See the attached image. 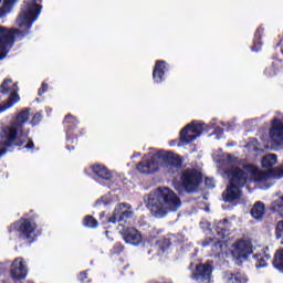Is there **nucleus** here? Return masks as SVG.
Returning a JSON list of instances; mask_svg holds the SVG:
<instances>
[{"instance_id":"5","label":"nucleus","mask_w":283,"mask_h":283,"mask_svg":"<svg viewBox=\"0 0 283 283\" xmlns=\"http://www.w3.org/2000/svg\"><path fill=\"white\" fill-rule=\"evenodd\" d=\"M168 174H176L180 167H182V159L167 150H159L155 153L149 160H143L137 165L139 174H156L158 169L163 168Z\"/></svg>"},{"instance_id":"17","label":"nucleus","mask_w":283,"mask_h":283,"mask_svg":"<svg viewBox=\"0 0 283 283\" xmlns=\"http://www.w3.org/2000/svg\"><path fill=\"white\" fill-rule=\"evenodd\" d=\"M94 176L99 178L101 180H105V182H109L112 178H114V174L107 169V167L101 165V164H95L91 167Z\"/></svg>"},{"instance_id":"24","label":"nucleus","mask_w":283,"mask_h":283,"mask_svg":"<svg viewBox=\"0 0 283 283\" xmlns=\"http://www.w3.org/2000/svg\"><path fill=\"white\" fill-rule=\"evenodd\" d=\"M118 197L116 195L107 193L96 201L95 207H107V205H112V202H116Z\"/></svg>"},{"instance_id":"1","label":"nucleus","mask_w":283,"mask_h":283,"mask_svg":"<svg viewBox=\"0 0 283 283\" xmlns=\"http://www.w3.org/2000/svg\"><path fill=\"white\" fill-rule=\"evenodd\" d=\"M212 158L214 163H219V169L223 178H229L230 185L222 193L224 202H233L242 198L241 187H244L248 182H266L271 178H283V168L275 170L261 171L252 164H248L240 168V161L238 158L227 155L222 151L213 154Z\"/></svg>"},{"instance_id":"32","label":"nucleus","mask_w":283,"mask_h":283,"mask_svg":"<svg viewBox=\"0 0 283 283\" xmlns=\"http://www.w3.org/2000/svg\"><path fill=\"white\" fill-rule=\"evenodd\" d=\"M8 271V266L6 264L0 263V277ZM0 282H3V279H0Z\"/></svg>"},{"instance_id":"4","label":"nucleus","mask_w":283,"mask_h":283,"mask_svg":"<svg viewBox=\"0 0 283 283\" xmlns=\"http://www.w3.org/2000/svg\"><path fill=\"white\" fill-rule=\"evenodd\" d=\"M146 207L154 218H165L171 211H178L182 201L174 190L158 188L145 198Z\"/></svg>"},{"instance_id":"37","label":"nucleus","mask_w":283,"mask_h":283,"mask_svg":"<svg viewBox=\"0 0 283 283\" xmlns=\"http://www.w3.org/2000/svg\"><path fill=\"white\" fill-rule=\"evenodd\" d=\"M66 136H67V140H70V133H67Z\"/></svg>"},{"instance_id":"11","label":"nucleus","mask_w":283,"mask_h":283,"mask_svg":"<svg viewBox=\"0 0 283 283\" xmlns=\"http://www.w3.org/2000/svg\"><path fill=\"white\" fill-rule=\"evenodd\" d=\"M13 229H17L24 240H28V242L34 241V231L36 230V223L21 219L17 223L12 226Z\"/></svg>"},{"instance_id":"25","label":"nucleus","mask_w":283,"mask_h":283,"mask_svg":"<svg viewBox=\"0 0 283 283\" xmlns=\"http://www.w3.org/2000/svg\"><path fill=\"white\" fill-rule=\"evenodd\" d=\"M262 32H264V29L259 28L254 34V45L252 48V52H260L262 50V42L260 39L262 38Z\"/></svg>"},{"instance_id":"35","label":"nucleus","mask_w":283,"mask_h":283,"mask_svg":"<svg viewBox=\"0 0 283 283\" xmlns=\"http://www.w3.org/2000/svg\"><path fill=\"white\" fill-rule=\"evenodd\" d=\"M214 132H216V134H222V128H220V127H217L216 129H214Z\"/></svg>"},{"instance_id":"15","label":"nucleus","mask_w":283,"mask_h":283,"mask_svg":"<svg viewBox=\"0 0 283 283\" xmlns=\"http://www.w3.org/2000/svg\"><path fill=\"white\" fill-rule=\"evenodd\" d=\"M212 272H213V268H211V263L199 264L196 268V273H193L191 277L197 283H211Z\"/></svg>"},{"instance_id":"16","label":"nucleus","mask_w":283,"mask_h":283,"mask_svg":"<svg viewBox=\"0 0 283 283\" xmlns=\"http://www.w3.org/2000/svg\"><path fill=\"white\" fill-rule=\"evenodd\" d=\"M119 231L126 244H132L133 247L143 244V234H140V232L135 228H123V230Z\"/></svg>"},{"instance_id":"23","label":"nucleus","mask_w":283,"mask_h":283,"mask_svg":"<svg viewBox=\"0 0 283 283\" xmlns=\"http://www.w3.org/2000/svg\"><path fill=\"white\" fill-rule=\"evenodd\" d=\"M19 0H4L2 7L0 8V19H3L4 17H8L10 12L12 11V8L14 7V3H17Z\"/></svg>"},{"instance_id":"34","label":"nucleus","mask_w":283,"mask_h":283,"mask_svg":"<svg viewBox=\"0 0 283 283\" xmlns=\"http://www.w3.org/2000/svg\"><path fill=\"white\" fill-rule=\"evenodd\" d=\"M46 91H48V84L43 83L42 88L39 91V95L41 96V94H43Z\"/></svg>"},{"instance_id":"20","label":"nucleus","mask_w":283,"mask_h":283,"mask_svg":"<svg viewBox=\"0 0 283 283\" xmlns=\"http://www.w3.org/2000/svg\"><path fill=\"white\" fill-rule=\"evenodd\" d=\"M256 269H265L268 266V261L271 260V254H269V248L262 250L261 253L254 255Z\"/></svg>"},{"instance_id":"13","label":"nucleus","mask_w":283,"mask_h":283,"mask_svg":"<svg viewBox=\"0 0 283 283\" xmlns=\"http://www.w3.org/2000/svg\"><path fill=\"white\" fill-rule=\"evenodd\" d=\"M10 273L12 280H25L28 277V263H25L23 258H17L11 263Z\"/></svg>"},{"instance_id":"30","label":"nucleus","mask_w":283,"mask_h":283,"mask_svg":"<svg viewBox=\"0 0 283 283\" xmlns=\"http://www.w3.org/2000/svg\"><path fill=\"white\" fill-rule=\"evenodd\" d=\"M124 247L120 243H116L112 250L113 255H116L118 253H123Z\"/></svg>"},{"instance_id":"10","label":"nucleus","mask_w":283,"mask_h":283,"mask_svg":"<svg viewBox=\"0 0 283 283\" xmlns=\"http://www.w3.org/2000/svg\"><path fill=\"white\" fill-rule=\"evenodd\" d=\"M134 218V209L129 203H119L115 207L113 214L107 219V224H116V222H127Z\"/></svg>"},{"instance_id":"33","label":"nucleus","mask_w":283,"mask_h":283,"mask_svg":"<svg viewBox=\"0 0 283 283\" xmlns=\"http://www.w3.org/2000/svg\"><path fill=\"white\" fill-rule=\"evenodd\" d=\"M75 122H76V118L72 115H67L64 120V123H67V124L75 123Z\"/></svg>"},{"instance_id":"36","label":"nucleus","mask_w":283,"mask_h":283,"mask_svg":"<svg viewBox=\"0 0 283 283\" xmlns=\"http://www.w3.org/2000/svg\"><path fill=\"white\" fill-rule=\"evenodd\" d=\"M268 74H269L270 76L273 75V74H275V70L272 71V72H269Z\"/></svg>"},{"instance_id":"29","label":"nucleus","mask_w":283,"mask_h":283,"mask_svg":"<svg viewBox=\"0 0 283 283\" xmlns=\"http://www.w3.org/2000/svg\"><path fill=\"white\" fill-rule=\"evenodd\" d=\"M41 120H42L41 113H36V114L32 117V120H31L32 127H34L35 125H39V123H41Z\"/></svg>"},{"instance_id":"8","label":"nucleus","mask_w":283,"mask_h":283,"mask_svg":"<svg viewBox=\"0 0 283 283\" xmlns=\"http://www.w3.org/2000/svg\"><path fill=\"white\" fill-rule=\"evenodd\" d=\"M0 94H9L8 101L0 104V114L8 112V109L14 107V105L21 101V97H19V86L10 78L2 82L0 86Z\"/></svg>"},{"instance_id":"6","label":"nucleus","mask_w":283,"mask_h":283,"mask_svg":"<svg viewBox=\"0 0 283 283\" xmlns=\"http://www.w3.org/2000/svg\"><path fill=\"white\" fill-rule=\"evenodd\" d=\"M216 127V119H213L210 125L202 123V122H192L188 124L185 128L180 132V143L182 146L189 145L193 143L196 138H200L202 132H209Z\"/></svg>"},{"instance_id":"3","label":"nucleus","mask_w":283,"mask_h":283,"mask_svg":"<svg viewBox=\"0 0 283 283\" xmlns=\"http://www.w3.org/2000/svg\"><path fill=\"white\" fill-rule=\"evenodd\" d=\"M30 120V111L22 109L17 116L15 120L7 125L0 130V158H3L8 147H21L25 145V149H34V142L28 138V132L23 130L25 123Z\"/></svg>"},{"instance_id":"2","label":"nucleus","mask_w":283,"mask_h":283,"mask_svg":"<svg viewBox=\"0 0 283 283\" xmlns=\"http://www.w3.org/2000/svg\"><path fill=\"white\" fill-rule=\"evenodd\" d=\"M39 3H41V0H24L21 12L17 18V25L20 30L0 27V61H3L12 50L14 39H21L30 32L32 24L41 14V6Z\"/></svg>"},{"instance_id":"22","label":"nucleus","mask_w":283,"mask_h":283,"mask_svg":"<svg viewBox=\"0 0 283 283\" xmlns=\"http://www.w3.org/2000/svg\"><path fill=\"white\" fill-rule=\"evenodd\" d=\"M251 216L254 220H262L264 218V203L262 201H258L251 209Z\"/></svg>"},{"instance_id":"38","label":"nucleus","mask_w":283,"mask_h":283,"mask_svg":"<svg viewBox=\"0 0 283 283\" xmlns=\"http://www.w3.org/2000/svg\"><path fill=\"white\" fill-rule=\"evenodd\" d=\"M46 112H52V109L51 108H46Z\"/></svg>"},{"instance_id":"7","label":"nucleus","mask_w":283,"mask_h":283,"mask_svg":"<svg viewBox=\"0 0 283 283\" xmlns=\"http://www.w3.org/2000/svg\"><path fill=\"white\" fill-rule=\"evenodd\" d=\"M214 238L206 239L202 244L203 247H209V244H211L214 255H220L224 251V243L222 240L229 235V221H218L214 228Z\"/></svg>"},{"instance_id":"18","label":"nucleus","mask_w":283,"mask_h":283,"mask_svg":"<svg viewBox=\"0 0 283 283\" xmlns=\"http://www.w3.org/2000/svg\"><path fill=\"white\" fill-rule=\"evenodd\" d=\"M222 281L223 283H247L249 279L241 272H224Z\"/></svg>"},{"instance_id":"31","label":"nucleus","mask_w":283,"mask_h":283,"mask_svg":"<svg viewBox=\"0 0 283 283\" xmlns=\"http://www.w3.org/2000/svg\"><path fill=\"white\" fill-rule=\"evenodd\" d=\"M206 187L208 189H213V187H216V181H213V179H211V178H207L206 179Z\"/></svg>"},{"instance_id":"12","label":"nucleus","mask_w":283,"mask_h":283,"mask_svg":"<svg viewBox=\"0 0 283 283\" xmlns=\"http://www.w3.org/2000/svg\"><path fill=\"white\" fill-rule=\"evenodd\" d=\"M253 253V244L249 240H239L232 245V258L235 260H247Z\"/></svg>"},{"instance_id":"21","label":"nucleus","mask_w":283,"mask_h":283,"mask_svg":"<svg viewBox=\"0 0 283 283\" xmlns=\"http://www.w3.org/2000/svg\"><path fill=\"white\" fill-rule=\"evenodd\" d=\"M261 165L263 169H271L272 167H275V165H277V155L275 154L265 155L261 160Z\"/></svg>"},{"instance_id":"26","label":"nucleus","mask_w":283,"mask_h":283,"mask_svg":"<svg viewBox=\"0 0 283 283\" xmlns=\"http://www.w3.org/2000/svg\"><path fill=\"white\" fill-rule=\"evenodd\" d=\"M273 266L274 269H277V271L283 273V250L276 251L274 255Z\"/></svg>"},{"instance_id":"14","label":"nucleus","mask_w":283,"mask_h":283,"mask_svg":"<svg viewBox=\"0 0 283 283\" xmlns=\"http://www.w3.org/2000/svg\"><path fill=\"white\" fill-rule=\"evenodd\" d=\"M270 138L274 145L283 146V119L274 117L270 127Z\"/></svg>"},{"instance_id":"28","label":"nucleus","mask_w":283,"mask_h":283,"mask_svg":"<svg viewBox=\"0 0 283 283\" xmlns=\"http://www.w3.org/2000/svg\"><path fill=\"white\" fill-rule=\"evenodd\" d=\"M245 147L249 149V151H264V148L260 147V143H258L255 139L250 140Z\"/></svg>"},{"instance_id":"19","label":"nucleus","mask_w":283,"mask_h":283,"mask_svg":"<svg viewBox=\"0 0 283 283\" xmlns=\"http://www.w3.org/2000/svg\"><path fill=\"white\" fill-rule=\"evenodd\" d=\"M165 72H167L165 61H157L153 71V78L155 83H163V81H165Z\"/></svg>"},{"instance_id":"9","label":"nucleus","mask_w":283,"mask_h":283,"mask_svg":"<svg viewBox=\"0 0 283 283\" xmlns=\"http://www.w3.org/2000/svg\"><path fill=\"white\" fill-rule=\"evenodd\" d=\"M181 187L187 193H193L202 182V174L193 168H187L181 172Z\"/></svg>"},{"instance_id":"27","label":"nucleus","mask_w":283,"mask_h":283,"mask_svg":"<svg viewBox=\"0 0 283 283\" xmlns=\"http://www.w3.org/2000/svg\"><path fill=\"white\" fill-rule=\"evenodd\" d=\"M83 224L88 229H96L98 227V221L92 216H86L83 220Z\"/></svg>"}]
</instances>
